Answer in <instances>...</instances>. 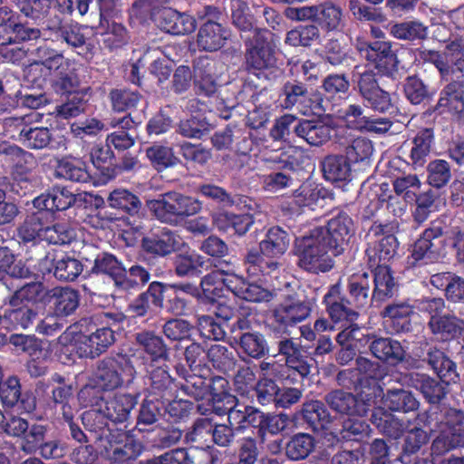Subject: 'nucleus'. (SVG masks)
Segmentation results:
<instances>
[{"mask_svg":"<svg viewBox=\"0 0 464 464\" xmlns=\"http://www.w3.org/2000/svg\"><path fill=\"white\" fill-rule=\"evenodd\" d=\"M150 279V271L144 266L139 263H134L128 268L123 266L116 289L126 293L137 292L149 285Z\"/></svg>","mask_w":464,"mask_h":464,"instance_id":"5fc2aeb1","label":"nucleus"},{"mask_svg":"<svg viewBox=\"0 0 464 464\" xmlns=\"http://www.w3.org/2000/svg\"><path fill=\"white\" fill-rule=\"evenodd\" d=\"M41 288L40 304H50L57 318L72 315L80 305V292L71 286H56L52 289L44 287L43 283L35 282Z\"/></svg>","mask_w":464,"mask_h":464,"instance_id":"4be33fe9","label":"nucleus"},{"mask_svg":"<svg viewBox=\"0 0 464 464\" xmlns=\"http://www.w3.org/2000/svg\"><path fill=\"white\" fill-rule=\"evenodd\" d=\"M54 178L77 183H88L92 180L86 163L80 159L63 156L54 158Z\"/></svg>","mask_w":464,"mask_h":464,"instance_id":"79ce46f5","label":"nucleus"},{"mask_svg":"<svg viewBox=\"0 0 464 464\" xmlns=\"http://www.w3.org/2000/svg\"><path fill=\"white\" fill-rule=\"evenodd\" d=\"M91 92V87H87L64 93L63 96H61V102L55 105L53 113L63 120L76 118L85 113L88 107L86 95Z\"/></svg>","mask_w":464,"mask_h":464,"instance_id":"49530a36","label":"nucleus"},{"mask_svg":"<svg viewBox=\"0 0 464 464\" xmlns=\"http://www.w3.org/2000/svg\"><path fill=\"white\" fill-rule=\"evenodd\" d=\"M418 425L431 426L440 430V439L447 450L464 447V411L448 405L431 407L429 411L418 414Z\"/></svg>","mask_w":464,"mask_h":464,"instance_id":"0eeeda50","label":"nucleus"},{"mask_svg":"<svg viewBox=\"0 0 464 464\" xmlns=\"http://www.w3.org/2000/svg\"><path fill=\"white\" fill-rule=\"evenodd\" d=\"M137 404V397L129 393H118L105 402L104 411L111 421L123 423L130 417Z\"/></svg>","mask_w":464,"mask_h":464,"instance_id":"052dcab7","label":"nucleus"},{"mask_svg":"<svg viewBox=\"0 0 464 464\" xmlns=\"http://www.w3.org/2000/svg\"><path fill=\"white\" fill-rule=\"evenodd\" d=\"M300 412L304 423L314 432L329 430L333 421L326 405L318 400L304 402Z\"/></svg>","mask_w":464,"mask_h":464,"instance_id":"de8ad7c7","label":"nucleus"},{"mask_svg":"<svg viewBox=\"0 0 464 464\" xmlns=\"http://www.w3.org/2000/svg\"><path fill=\"white\" fill-rule=\"evenodd\" d=\"M126 439L116 441L114 444L110 441V448H106L108 457L111 460L110 464H133L136 459L141 454L143 446L135 440L128 439L127 435L122 432L119 434Z\"/></svg>","mask_w":464,"mask_h":464,"instance_id":"864d4df0","label":"nucleus"},{"mask_svg":"<svg viewBox=\"0 0 464 464\" xmlns=\"http://www.w3.org/2000/svg\"><path fill=\"white\" fill-rule=\"evenodd\" d=\"M352 82L353 90L368 109L381 114L394 109L391 92L380 85L379 76L374 70L365 68L360 71L359 66H355L352 72Z\"/></svg>","mask_w":464,"mask_h":464,"instance_id":"9b49d317","label":"nucleus"},{"mask_svg":"<svg viewBox=\"0 0 464 464\" xmlns=\"http://www.w3.org/2000/svg\"><path fill=\"white\" fill-rule=\"evenodd\" d=\"M291 237L287 230L279 226L269 227L265 237L259 242V250L269 258L282 256L290 246Z\"/></svg>","mask_w":464,"mask_h":464,"instance_id":"09e8293b","label":"nucleus"},{"mask_svg":"<svg viewBox=\"0 0 464 464\" xmlns=\"http://www.w3.org/2000/svg\"><path fill=\"white\" fill-rule=\"evenodd\" d=\"M414 387L420 392L424 399L430 404L440 405V401L448 393V386L450 383H444L440 379H435L427 374H416L412 378Z\"/></svg>","mask_w":464,"mask_h":464,"instance_id":"e2e57ef3","label":"nucleus"},{"mask_svg":"<svg viewBox=\"0 0 464 464\" xmlns=\"http://www.w3.org/2000/svg\"><path fill=\"white\" fill-rule=\"evenodd\" d=\"M320 167L326 181L337 184L351 180L352 166L343 155H327L321 160Z\"/></svg>","mask_w":464,"mask_h":464,"instance_id":"8fccbe9b","label":"nucleus"},{"mask_svg":"<svg viewBox=\"0 0 464 464\" xmlns=\"http://www.w3.org/2000/svg\"><path fill=\"white\" fill-rule=\"evenodd\" d=\"M434 143L435 131L433 128L425 127L418 129L410 142H404L402 146V149L410 148L407 155L408 160H403L401 157L392 160L389 162L390 172L392 173V169H400L401 166H411L414 169L422 168L427 162Z\"/></svg>","mask_w":464,"mask_h":464,"instance_id":"6ab92c4d","label":"nucleus"},{"mask_svg":"<svg viewBox=\"0 0 464 464\" xmlns=\"http://www.w3.org/2000/svg\"><path fill=\"white\" fill-rule=\"evenodd\" d=\"M446 228L447 226L442 219L430 223L409 249L410 255L406 258L408 269L422 267L439 261L445 243L443 236Z\"/></svg>","mask_w":464,"mask_h":464,"instance_id":"1a4fd4ad","label":"nucleus"},{"mask_svg":"<svg viewBox=\"0 0 464 464\" xmlns=\"http://www.w3.org/2000/svg\"><path fill=\"white\" fill-rule=\"evenodd\" d=\"M180 389L195 401H201L209 395L210 404L213 408L220 400L223 392L229 389V382L222 376H206L201 372H193L185 376V382L181 384Z\"/></svg>","mask_w":464,"mask_h":464,"instance_id":"a211bd4d","label":"nucleus"},{"mask_svg":"<svg viewBox=\"0 0 464 464\" xmlns=\"http://www.w3.org/2000/svg\"><path fill=\"white\" fill-rule=\"evenodd\" d=\"M41 292L40 286L31 282L8 295L0 309V327L7 331L30 328L38 316Z\"/></svg>","mask_w":464,"mask_h":464,"instance_id":"7ed1b4c3","label":"nucleus"},{"mask_svg":"<svg viewBox=\"0 0 464 464\" xmlns=\"http://www.w3.org/2000/svg\"><path fill=\"white\" fill-rule=\"evenodd\" d=\"M372 423L380 432L392 439L400 438L405 430V423L383 408L374 409L371 415Z\"/></svg>","mask_w":464,"mask_h":464,"instance_id":"0e129e2a","label":"nucleus"},{"mask_svg":"<svg viewBox=\"0 0 464 464\" xmlns=\"http://www.w3.org/2000/svg\"><path fill=\"white\" fill-rule=\"evenodd\" d=\"M158 26L172 35L191 34L197 27L196 19L186 13L172 8H164L157 15Z\"/></svg>","mask_w":464,"mask_h":464,"instance_id":"e433bc0d","label":"nucleus"},{"mask_svg":"<svg viewBox=\"0 0 464 464\" xmlns=\"http://www.w3.org/2000/svg\"><path fill=\"white\" fill-rule=\"evenodd\" d=\"M23 144L32 150H65L67 138L60 130L47 127H24L19 134Z\"/></svg>","mask_w":464,"mask_h":464,"instance_id":"b1692460","label":"nucleus"},{"mask_svg":"<svg viewBox=\"0 0 464 464\" xmlns=\"http://www.w3.org/2000/svg\"><path fill=\"white\" fill-rule=\"evenodd\" d=\"M314 229L322 231L324 239L334 256L344 253L351 238L355 234L354 222L352 217L343 210L333 215L324 227H316Z\"/></svg>","mask_w":464,"mask_h":464,"instance_id":"f3484780","label":"nucleus"},{"mask_svg":"<svg viewBox=\"0 0 464 464\" xmlns=\"http://www.w3.org/2000/svg\"><path fill=\"white\" fill-rule=\"evenodd\" d=\"M352 82L353 90L368 109L381 114L394 109L391 92L380 85L379 76L374 70L365 68L360 71L359 66H355L352 72Z\"/></svg>","mask_w":464,"mask_h":464,"instance_id":"ddd939ff","label":"nucleus"},{"mask_svg":"<svg viewBox=\"0 0 464 464\" xmlns=\"http://www.w3.org/2000/svg\"><path fill=\"white\" fill-rule=\"evenodd\" d=\"M230 30L217 21H205L197 34V44L200 50L217 52L230 39Z\"/></svg>","mask_w":464,"mask_h":464,"instance_id":"f704fd0d","label":"nucleus"},{"mask_svg":"<svg viewBox=\"0 0 464 464\" xmlns=\"http://www.w3.org/2000/svg\"><path fill=\"white\" fill-rule=\"evenodd\" d=\"M372 397L367 394L366 398H359L352 392L342 389L329 392L324 396V401L331 410L341 415L350 417H363L370 411Z\"/></svg>","mask_w":464,"mask_h":464,"instance_id":"393cba45","label":"nucleus"},{"mask_svg":"<svg viewBox=\"0 0 464 464\" xmlns=\"http://www.w3.org/2000/svg\"><path fill=\"white\" fill-rule=\"evenodd\" d=\"M352 82L353 90L368 109L381 114L394 109L391 92L380 85L379 76L374 70L365 68L360 71L359 66H355L352 72Z\"/></svg>","mask_w":464,"mask_h":464,"instance_id":"f8f14e48","label":"nucleus"},{"mask_svg":"<svg viewBox=\"0 0 464 464\" xmlns=\"http://www.w3.org/2000/svg\"><path fill=\"white\" fill-rule=\"evenodd\" d=\"M214 224L220 232L242 237L254 225V218L250 214L223 212L214 217Z\"/></svg>","mask_w":464,"mask_h":464,"instance_id":"603ef678","label":"nucleus"},{"mask_svg":"<svg viewBox=\"0 0 464 464\" xmlns=\"http://www.w3.org/2000/svg\"><path fill=\"white\" fill-rule=\"evenodd\" d=\"M355 48L361 57L372 65L378 76L392 78L398 72L400 60L392 42L357 38Z\"/></svg>","mask_w":464,"mask_h":464,"instance_id":"2eb2a0df","label":"nucleus"},{"mask_svg":"<svg viewBox=\"0 0 464 464\" xmlns=\"http://www.w3.org/2000/svg\"><path fill=\"white\" fill-rule=\"evenodd\" d=\"M438 378L444 383H457L459 382V374L457 364L442 350L430 348L423 359Z\"/></svg>","mask_w":464,"mask_h":464,"instance_id":"ea45409f","label":"nucleus"},{"mask_svg":"<svg viewBox=\"0 0 464 464\" xmlns=\"http://www.w3.org/2000/svg\"><path fill=\"white\" fill-rule=\"evenodd\" d=\"M384 406L392 412L409 413L416 411L420 402L411 391L392 389L384 396Z\"/></svg>","mask_w":464,"mask_h":464,"instance_id":"69168bd1","label":"nucleus"},{"mask_svg":"<svg viewBox=\"0 0 464 464\" xmlns=\"http://www.w3.org/2000/svg\"><path fill=\"white\" fill-rule=\"evenodd\" d=\"M372 142L367 138L358 137L346 146L343 156L351 166L354 165L358 170H364L372 165Z\"/></svg>","mask_w":464,"mask_h":464,"instance_id":"bf43d9fd","label":"nucleus"},{"mask_svg":"<svg viewBox=\"0 0 464 464\" xmlns=\"http://www.w3.org/2000/svg\"><path fill=\"white\" fill-rule=\"evenodd\" d=\"M130 371L129 362L121 356H105L97 362L93 382L107 392L121 388L127 372Z\"/></svg>","mask_w":464,"mask_h":464,"instance_id":"5701e85b","label":"nucleus"},{"mask_svg":"<svg viewBox=\"0 0 464 464\" xmlns=\"http://www.w3.org/2000/svg\"><path fill=\"white\" fill-rule=\"evenodd\" d=\"M34 56L30 67L51 77L50 84L54 93L63 96L64 93L81 90V80L73 61L46 45L37 47Z\"/></svg>","mask_w":464,"mask_h":464,"instance_id":"f03ea898","label":"nucleus"},{"mask_svg":"<svg viewBox=\"0 0 464 464\" xmlns=\"http://www.w3.org/2000/svg\"><path fill=\"white\" fill-rule=\"evenodd\" d=\"M445 85L434 107L439 114L449 113L459 123L464 124V58L457 59V68L440 78Z\"/></svg>","mask_w":464,"mask_h":464,"instance_id":"4468645a","label":"nucleus"},{"mask_svg":"<svg viewBox=\"0 0 464 464\" xmlns=\"http://www.w3.org/2000/svg\"><path fill=\"white\" fill-rule=\"evenodd\" d=\"M329 252L330 246L324 239L321 230L313 228L308 234L295 240L297 266L308 273L319 275L331 271L334 266V261Z\"/></svg>","mask_w":464,"mask_h":464,"instance_id":"6e6552de","label":"nucleus"},{"mask_svg":"<svg viewBox=\"0 0 464 464\" xmlns=\"http://www.w3.org/2000/svg\"><path fill=\"white\" fill-rule=\"evenodd\" d=\"M315 304L314 298L297 293L285 295L283 300L271 311L266 327L274 336L287 334L289 327H294L306 320Z\"/></svg>","mask_w":464,"mask_h":464,"instance_id":"423d86ee","label":"nucleus"},{"mask_svg":"<svg viewBox=\"0 0 464 464\" xmlns=\"http://www.w3.org/2000/svg\"><path fill=\"white\" fill-rule=\"evenodd\" d=\"M53 221L50 212L36 208L35 211L28 214L24 222L17 228L19 241L24 244L36 243L44 240L45 229Z\"/></svg>","mask_w":464,"mask_h":464,"instance_id":"cd10ccee","label":"nucleus"},{"mask_svg":"<svg viewBox=\"0 0 464 464\" xmlns=\"http://www.w3.org/2000/svg\"><path fill=\"white\" fill-rule=\"evenodd\" d=\"M107 22V25L103 27L101 24L102 31L100 33V42L103 49L109 52L122 49L129 44L130 41V34L127 27L115 21Z\"/></svg>","mask_w":464,"mask_h":464,"instance_id":"680f3d73","label":"nucleus"},{"mask_svg":"<svg viewBox=\"0 0 464 464\" xmlns=\"http://www.w3.org/2000/svg\"><path fill=\"white\" fill-rule=\"evenodd\" d=\"M388 32L397 40L411 43L424 41L429 36V27L419 19L391 23L388 25Z\"/></svg>","mask_w":464,"mask_h":464,"instance_id":"3c124183","label":"nucleus"},{"mask_svg":"<svg viewBox=\"0 0 464 464\" xmlns=\"http://www.w3.org/2000/svg\"><path fill=\"white\" fill-rule=\"evenodd\" d=\"M372 269V294L376 302H383L394 294L396 287L393 272L390 266H369Z\"/></svg>","mask_w":464,"mask_h":464,"instance_id":"6e6d98bb","label":"nucleus"},{"mask_svg":"<svg viewBox=\"0 0 464 464\" xmlns=\"http://www.w3.org/2000/svg\"><path fill=\"white\" fill-rule=\"evenodd\" d=\"M402 92L411 105H420L430 102L435 91L418 74L408 75L402 84Z\"/></svg>","mask_w":464,"mask_h":464,"instance_id":"13d9d810","label":"nucleus"},{"mask_svg":"<svg viewBox=\"0 0 464 464\" xmlns=\"http://www.w3.org/2000/svg\"><path fill=\"white\" fill-rule=\"evenodd\" d=\"M369 350L373 357L391 366H396L405 359L406 352L401 342L391 337H376L372 340Z\"/></svg>","mask_w":464,"mask_h":464,"instance_id":"c03bdc74","label":"nucleus"},{"mask_svg":"<svg viewBox=\"0 0 464 464\" xmlns=\"http://www.w3.org/2000/svg\"><path fill=\"white\" fill-rule=\"evenodd\" d=\"M218 63L208 56L199 57L194 63V89L196 94L212 97L218 88L217 66Z\"/></svg>","mask_w":464,"mask_h":464,"instance_id":"bb28decb","label":"nucleus"},{"mask_svg":"<svg viewBox=\"0 0 464 464\" xmlns=\"http://www.w3.org/2000/svg\"><path fill=\"white\" fill-rule=\"evenodd\" d=\"M312 23L326 34L341 32L344 26L342 7L333 1L313 5Z\"/></svg>","mask_w":464,"mask_h":464,"instance_id":"7c9ffc66","label":"nucleus"},{"mask_svg":"<svg viewBox=\"0 0 464 464\" xmlns=\"http://www.w3.org/2000/svg\"><path fill=\"white\" fill-rule=\"evenodd\" d=\"M38 28L29 27L21 22V15L5 5L0 7V46L40 38Z\"/></svg>","mask_w":464,"mask_h":464,"instance_id":"aec40b11","label":"nucleus"},{"mask_svg":"<svg viewBox=\"0 0 464 464\" xmlns=\"http://www.w3.org/2000/svg\"><path fill=\"white\" fill-rule=\"evenodd\" d=\"M123 320L122 314L98 313L74 323L81 355L94 359L105 353L115 343L116 329Z\"/></svg>","mask_w":464,"mask_h":464,"instance_id":"f257e3e1","label":"nucleus"},{"mask_svg":"<svg viewBox=\"0 0 464 464\" xmlns=\"http://www.w3.org/2000/svg\"><path fill=\"white\" fill-rule=\"evenodd\" d=\"M166 283L152 281L129 304L128 310L134 317H144L152 309L162 310Z\"/></svg>","mask_w":464,"mask_h":464,"instance_id":"c85d7f7f","label":"nucleus"},{"mask_svg":"<svg viewBox=\"0 0 464 464\" xmlns=\"http://www.w3.org/2000/svg\"><path fill=\"white\" fill-rule=\"evenodd\" d=\"M148 208L160 222L177 226L185 222L188 217L198 214L202 204L192 197L169 192L162 198L150 200Z\"/></svg>","mask_w":464,"mask_h":464,"instance_id":"9d476101","label":"nucleus"},{"mask_svg":"<svg viewBox=\"0 0 464 464\" xmlns=\"http://www.w3.org/2000/svg\"><path fill=\"white\" fill-rule=\"evenodd\" d=\"M136 344L143 353V358L151 363L165 362L169 360L170 348L161 335L154 331L143 330L135 334Z\"/></svg>","mask_w":464,"mask_h":464,"instance_id":"473e14b6","label":"nucleus"},{"mask_svg":"<svg viewBox=\"0 0 464 464\" xmlns=\"http://www.w3.org/2000/svg\"><path fill=\"white\" fill-rule=\"evenodd\" d=\"M250 405L240 403L238 399L227 389L217 401L212 410L218 416L227 415L229 426L236 427L237 430H243L246 419V410Z\"/></svg>","mask_w":464,"mask_h":464,"instance_id":"58836bf2","label":"nucleus"},{"mask_svg":"<svg viewBox=\"0 0 464 464\" xmlns=\"http://www.w3.org/2000/svg\"><path fill=\"white\" fill-rule=\"evenodd\" d=\"M123 263L115 255L109 252L99 253L93 261L90 273L95 276H105L116 287L121 278Z\"/></svg>","mask_w":464,"mask_h":464,"instance_id":"338daca9","label":"nucleus"},{"mask_svg":"<svg viewBox=\"0 0 464 464\" xmlns=\"http://www.w3.org/2000/svg\"><path fill=\"white\" fill-rule=\"evenodd\" d=\"M279 97L282 101L281 105L285 109L295 108L304 115L320 114L324 111L322 95L310 92L307 85L297 80L286 81L281 89Z\"/></svg>","mask_w":464,"mask_h":464,"instance_id":"dca6fc26","label":"nucleus"},{"mask_svg":"<svg viewBox=\"0 0 464 464\" xmlns=\"http://www.w3.org/2000/svg\"><path fill=\"white\" fill-rule=\"evenodd\" d=\"M246 71L259 80L275 82L284 72L278 65L276 45L259 32L245 41Z\"/></svg>","mask_w":464,"mask_h":464,"instance_id":"39448f33","label":"nucleus"},{"mask_svg":"<svg viewBox=\"0 0 464 464\" xmlns=\"http://www.w3.org/2000/svg\"><path fill=\"white\" fill-rule=\"evenodd\" d=\"M332 128L319 119H300L295 127V134L310 146L319 147L330 140Z\"/></svg>","mask_w":464,"mask_h":464,"instance_id":"a19ab883","label":"nucleus"},{"mask_svg":"<svg viewBox=\"0 0 464 464\" xmlns=\"http://www.w3.org/2000/svg\"><path fill=\"white\" fill-rule=\"evenodd\" d=\"M413 309L408 302H392L382 310L381 316L391 334H398L411 330Z\"/></svg>","mask_w":464,"mask_h":464,"instance_id":"c9c22d12","label":"nucleus"},{"mask_svg":"<svg viewBox=\"0 0 464 464\" xmlns=\"http://www.w3.org/2000/svg\"><path fill=\"white\" fill-rule=\"evenodd\" d=\"M322 304L324 305L329 319L334 324H341L342 326L347 325L348 323H354L359 317L357 308L343 293L340 282L328 287Z\"/></svg>","mask_w":464,"mask_h":464,"instance_id":"412c9836","label":"nucleus"},{"mask_svg":"<svg viewBox=\"0 0 464 464\" xmlns=\"http://www.w3.org/2000/svg\"><path fill=\"white\" fill-rule=\"evenodd\" d=\"M372 281L367 272L353 273L347 278L345 295L357 310L367 308L375 301Z\"/></svg>","mask_w":464,"mask_h":464,"instance_id":"c756f323","label":"nucleus"},{"mask_svg":"<svg viewBox=\"0 0 464 464\" xmlns=\"http://www.w3.org/2000/svg\"><path fill=\"white\" fill-rule=\"evenodd\" d=\"M91 159L93 166L99 171L100 179L102 183H107L119 175L120 168L116 162L114 153L106 144L93 148L91 152Z\"/></svg>","mask_w":464,"mask_h":464,"instance_id":"4d7b16f0","label":"nucleus"},{"mask_svg":"<svg viewBox=\"0 0 464 464\" xmlns=\"http://www.w3.org/2000/svg\"><path fill=\"white\" fill-rule=\"evenodd\" d=\"M176 244V237L171 230L158 227L142 237L140 248L147 254L164 257L175 250Z\"/></svg>","mask_w":464,"mask_h":464,"instance_id":"4c0bfd02","label":"nucleus"},{"mask_svg":"<svg viewBox=\"0 0 464 464\" xmlns=\"http://www.w3.org/2000/svg\"><path fill=\"white\" fill-rule=\"evenodd\" d=\"M145 397L167 402L175 397L174 379L168 370L157 367L150 372L145 381Z\"/></svg>","mask_w":464,"mask_h":464,"instance_id":"72a5a7b5","label":"nucleus"},{"mask_svg":"<svg viewBox=\"0 0 464 464\" xmlns=\"http://www.w3.org/2000/svg\"><path fill=\"white\" fill-rule=\"evenodd\" d=\"M399 242L393 234L382 237L379 241L369 243L365 256L369 266H390L397 254Z\"/></svg>","mask_w":464,"mask_h":464,"instance_id":"a18cd8bd","label":"nucleus"},{"mask_svg":"<svg viewBox=\"0 0 464 464\" xmlns=\"http://www.w3.org/2000/svg\"><path fill=\"white\" fill-rule=\"evenodd\" d=\"M420 311L427 316L428 329L438 342L450 343L464 334V319L449 309L444 298L422 299Z\"/></svg>","mask_w":464,"mask_h":464,"instance_id":"20e7f679","label":"nucleus"},{"mask_svg":"<svg viewBox=\"0 0 464 464\" xmlns=\"http://www.w3.org/2000/svg\"><path fill=\"white\" fill-rule=\"evenodd\" d=\"M222 284L235 296L247 302H270L274 298V294L271 291L236 274H226V277L222 279Z\"/></svg>","mask_w":464,"mask_h":464,"instance_id":"a878e982","label":"nucleus"},{"mask_svg":"<svg viewBox=\"0 0 464 464\" xmlns=\"http://www.w3.org/2000/svg\"><path fill=\"white\" fill-rule=\"evenodd\" d=\"M266 257V256L263 255L259 249L253 248L247 251L244 258V265L249 276L259 278L270 276L278 269L279 263L277 261Z\"/></svg>","mask_w":464,"mask_h":464,"instance_id":"774afa93","label":"nucleus"},{"mask_svg":"<svg viewBox=\"0 0 464 464\" xmlns=\"http://www.w3.org/2000/svg\"><path fill=\"white\" fill-rule=\"evenodd\" d=\"M76 201V195L67 187L55 185L45 193L33 199L34 208H42L50 212L54 218V213L70 208Z\"/></svg>","mask_w":464,"mask_h":464,"instance_id":"2f4dec72","label":"nucleus"},{"mask_svg":"<svg viewBox=\"0 0 464 464\" xmlns=\"http://www.w3.org/2000/svg\"><path fill=\"white\" fill-rule=\"evenodd\" d=\"M430 284L444 292L447 301L464 304V278L453 272H440L430 276Z\"/></svg>","mask_w":464,"mask_h":464,"instance_id":"37998d69","label":"nucleus"}]
</instances>
